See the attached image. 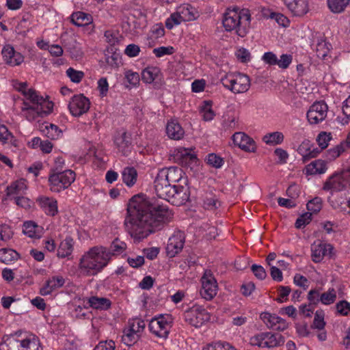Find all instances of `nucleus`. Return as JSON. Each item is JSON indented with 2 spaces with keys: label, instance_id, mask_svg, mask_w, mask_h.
<instances>
[{
  "label": "nucleus",
  "instance_id": "54",
  "mask_svg": "<svg viewBox=\"0 0 350 350\" xmlns=\"http://www.w3.org/2000/svg\"><path fill=\"white\" fill-rule=\"evenodd\" d=\"M201 113L205 121H211L215 117V113L211 109V105L208 101H204L201 107Z\"/></svg>",
  "mask_w": 350,
  "mask_h": 350
},
{
  "label": "nucleus",
  "instance_id": "31",
  "mask_svg": "<svg viewBox=\"0 0 350 350\" xmlns=\"http://www.w3.org/2000/svg\"><path fill=\"white\" fill-rule=\"evenodd\" d=\"M41 131L46 137L52 140L59 139L62 135V130L57 125L50 123L44 124L41 127Z\"/></svg>",
  "mask_w": 350,
  "mask_h": 350
},
{
  "label": "nucleus",
  "instance_id": "4",
  "mask_svg": "<svg viewBox=\"0 0 350 350\" xmlns=\"http://www.w3.org/2000/svg\"><path fill=\"white\" fill-rule=\"evenodd\" d=\"M251 15L247 9L238 8L228 9L224 14L223 25L227 31H234L240 37H244L248 31Z\"/></svg>",
  "mask_w": 350,
  "mask_h": 350
},
{
  "label": "nucleus",
  "instance_id": "10",
  "mask_svg": "<svg viewBox=\"0 0 350 350\" xmlns=\"http://www.w3.org/2000/svg\"><path fill=\"white\" fill-rule=\"evenodd\" d=\"M185 321L195 327H200L211 319L209 312L202 306L194 304L183 314Z\"/></svg>",
  "mask_w": 350,
  "mask_h": 350
},
{
  "label": "nucleus",
  "instance_id": "8",
  "mask_svg": "<svg viewBox=\"0 0 350 350\" xmlns=\"http://www.w3.org/2000/svg\"><path fill=\"white\" fill-rule=\"evenodd\" d=\"M173 325V318L170 314H159L152 318L149 324L150 332L155 336L166 339Z\"/></svg>",
  "mask_w": 350,
  "mask_h": 350
},
{
  "label": "nucleus",
  "instance_id": "35",
  "mask_svg": "<svg viewBox=\"0 0 350 350\" xmlns=\"http://www.w3.org/2000/svg\"><path fill=\"white\" fill-rule=\"evenodd\" d=\"M331 49V44L323 39H319L316 44L315 49L317 56L321 59L326 60L329 56Z\"/></svg>",
  "mask_w": 350,
  "mask_h": 350
},
{
  "label": "nucleus",
  "instance_id": "59",
  "mask_svg": "<svg viewBox=\"0 0 350 350\" xmlns=\"http://www.w3.org/2000/svg\"><path fill=\"white\" fill-rule=\"evenodd\" d=\"M153 53L157 57H161L165 55H172L174 52V49L172 46H160L153 49Z\"/></svg>",
  "mask_w": 350,
  "mask_h": 350
},
{
  "label": "nucleus",
  "instance_id": "53",
  "mask_svg": "<svg viewBox=\"0 0 350 350\" xmlns=\"http://www.w3.org/2000/svg\"><path fill=\"white\" fill-rule=\"evenodd\" d=\"M335 306L338 315L347 317L350 314V303L347 301L341 300Z\"/></svg>",
  "mask_w": 350,
  "mask_h": 350
},
{
  "label": "nucleus",
  "instance_id": "38",
  "mask_svg": "<svg viewBox=\"0 0 350 350\" xmlns=\"http://www.w3.org/2000/svg\"><path fill=\"white\" fill-rule=\"evenodd\" d=\"M126 249V244L118 239H114L110 245L109 248L106 247V250L109 253V262L113 256L122 254Z\"/></svg>",
  "mask_w": 350,
  "mask_h": 350
},
{
  "label": "nucleus",
  "instance_id": "45",
  "mask_svg": "<svg viewBox=\"0 0 350 350\" xmlns=\"http://www.w3.org/2000/svg\"><path fill=\"white\" fill-rule=\"evenodd\" d=\"M146 327V323L144 320L140 319H135L129 321L128 329L131 330L139 336L143 332Z\"/></svg>",
  "mask_w": 350,
  "mask_h": 350
},
{
  "label": "nucleus",
  "instance_id": "34",
  "mask_svg": "<svg viewBox=\"0 0 350 350\" xmlns=\"http://www.w3.org/2000/svg\"><path fill=\"white\" fill-rule=\"evenodd\" d=\"M180 18L183 21H191L198 16V12L194 8L189 4H184L178 8Z\"/></svg>",
  "mask_w": 350,
  "mask_h": 350
},
{
  "label": "nucleus",
  "instance_id": "11",
  "mask_svg": "<svg viewBox=\"0 0 350 350\" xmlns=\"http://www.w3.org/2000/svg\"><path fill=\"white\" fill-rule=\"evenodd\" d=\"M328 106L325 102L316 101L306 113L308 122L311 125H317L325 120L327 116Z\"/></svg>",
  "mask_w": 350,
  "mask_h": 350
},
{
  "label": "nucleus",
  "instance_id": "27",
  "mask_svg": "<svg viewBox=\"0 0 350 350\" xmlns=\"http://www.w3.org/2000/svg\"><path fill=\"white\" fill-rule=\"evenodd\" d=\"M265 348H274L282 345L284 343V338L280 334L263 332Z\"/></svg>",
  "mask_w": 350,
  "mask_h": 350
},
{
  "label": "nucleus",
  "instance_id": "40",
  "mask_svg": "<svg viewBox=\"0 0 350 350\" xmlns=\"http://www.w3.org/2000/svg\"><path fill=\"white\" fill-rule=\"evenodd\" d=\"M40 227L33 221H26L23 224V232L27 237L33 239L40 237Z\"/></svg>",
  "mask_w": 350,
  "mask_h": 350
},
{
  "label": "nucleus",
  "instance_id": "5",
  "mask_svg": "<svg viewBox=\"0 0 350 350\" xmlns=\"http://www.w3.org/2000/svg\"><path fill=\"white\" fill-rule=\"evenodd\" d=\"M29 100L22 103L21 113L28 121L36 120L39 117L50 113L53 108V102L40 94L31 93Z\"/></svg>",
  "mask_w": 350,
  "mask_h": 350
},
{
  "label": "nucleus",
  "instance_id": "42",
  "mask_svg": "<svg viewBox=\"0 0 350 350\" xmlns=\"http://www.w3.org/2000/svg\"><path fill=\"white\" fill-rule=\"evenodd\" d=\"M347 148H350V141H343L340 144L327 151V158L334 159L338 157Z\"/></svg>",
  "mask_w": 350,
  "mask_h": 350
},
{
  "label": "nucleus",
  "instance_id": "41",
  "mask_svg": "<svg viewBox=\"0 0 350 350\" xmlns=\"http://www.w3.org/2000/svg\"><path fill=\"white\" fill-rule=\"evenodd\" d=\"M18 254L12 249L2 248L0 250V262L10 264L18 258Z\"/></svg>",
  "mask_w": 350,
  "mask_h": 350
},
{
  "label": "nucleus",
  "instance_id": "46",
  "mask_svg": "<svg viewBox=\"0 0 350 350\" xmlns=\"http://www.w3.org/2000/svg\"><path fill=\"white\" fill-rule=\"evenodd\" d=\"M312 148V142L308 139H304L297 148V152L302 157L303 162L308 161V153Z\"/></svg>",
  "mask_w": 350,
  "mask_h": 350
},
{
  "label": "nucleus",
  "instance_id": "58",
  "mask_svg": "<svg viewBox=\"0 0 350 350\" xmlns=\"http://www.w3.org/2000/svg\"><path fill=\"white\" fill-rule=\"evenodd\" d=\"M127 81L133 87H137L140 81L139 75L137 72L132 70H126L124 73Z\"/></svg>",
  "mask_w": 350,
  "mask_h": 350
},
{
  "label": "nucleus",
  "instance_id": "43",
  "mask_svg": "<svg viewBox=\"0 0 350 350\" xmlns=\"http://www.w3.org/2000/svg\"><path fill=\"white\" fill-rule=\"evenodd\" d=\"M159 70L157 67H148L142 72V81L146 83H151L157 78Z\"/></svg>",
  "mask_w": 350,
  "mask_h": 350
},
{
  "label": "nucleus",
  "instance_id": "18",
  "mask_svg": "<svg viewBox=\"0 0 350 350\" xmlns=\"http://www.w3.org/2000/svg\"><path fill=\"white\" fill-rule=\"evenodd\" d=\"M334 247L331 244L325 243H313L311 245V257L314 262H321L324 257L332 256Z\"/></svg>",
  "mask_w": 350,
  "mask_h": 350
},
{
  "label": "nucleus",
  "instance_id": "6",
  "mask_svg": "<svg viewBox=\"0 0 350 350\" xmlns=\"http://www.w3.org/2000/svg\"><path fill=\"white\" fill-rule=\"evenodd\" d=\"M0 350H42L39 338L33 333L17 332L0 343Z\"/></svg>",
  "mask_w": 350,
  "mask_h": 350
},
{
  "label": "nucleus",
  "instance_id": "22",
  "mask_svg": "<svg viewBox=\"0 0 350 350\" xmlns=\"http://www.w3.org/2000/svg\"><path fill=\"white\" fill-rule=\"evenodd\" d=\"M114 143L118 151L123 155H128L131 151V135L126 132L118 135L114 139Z\"/></svg>",
  "mask_w": 350,
  "mask_h": 350
},
{
  "label": "nucleus",
  "instance_id": "1",
  "mask_svg": "<svg viewBox=\"0 0 350 350\" xmlns=\"http://www.w3.org/2000/svg\"><path fill=\"white\" fill-rule=\"evenodd\" d=\"M172 217L167 205L152 206L142 196H135L128 204L124 226L131 237L140 241L161 229Z\"/></svg>",
  "mask_w": 350,
  "mask_h": 350
},
{
  "label": "nucleus",
  "instance_id": "20",
  "mask_svg": "<svg viewBox=\"0 0 350 350\" xmlns=\"http://www.w3.org/2000/svg\"><path fill=\"white\" fill-rule=\"evenodd\" d=\"M232 140L236 146L246 152H252L256 150L254 141L244 133H235L232 135Z\"/></svg>",
  "mask_w": 350,
  "mask_h": 350
},
{
  "label": "nucleus",
  "instance_id": "33",
  "mask_svg": "<svg viewBox=\"0 0 350 350\" xmlns=\"http://www.w3.org/2000/svg\"><path fill=\"white\" fill-rule=\"evenodd\" d=\"M92 16L83 12H76L71 15L72 23L78 27L86 26L92 23Z\"/></svg>",
  "mask_w": 350,
  "mask_h": 350
},
{
  "label": "nucleus",
  "instance_id": "52",
  "mask_svg": "<svg viewBox=\"0 0 350 350\" xmlns=\"http://www.w3.org/2000/svg\"><path fill=\"white\" fill-rule=\"evenodd\" d=\"M183 21L178 10L172 13L165 21V26L168 29H172L174 26L180 25Z\"/></svg>",
  "mask_w": 350,
  "mask_h": 350
},
{
  "label": "nucleus",
  "instance_id": "17",
  "mask_svg": "<svg viewBox=\"0 0 350 350\" xmlns=\"http://www.w3.org/2000/svg\"><path fill=\"white\" fill-rule=\"evenodd\" d=\"M157 174L171 185H175V183L180 181H183L185 185H187V180L183 178V172L182 169L178 167L163 168L159 170Z\"/></svg>",
  "mask_w": 350,
  "mask_h": 350
},
{
  "label": "nucleus",
  "instance_id": "64",
  "mask_svg": "<svg viewBox=\"0 0 350 350\" xmlns=\"http://www.w3.org/2000/svg\"><path fill=\"white\" fill-rule=\"evenodd\" d=\"M115 342L113 340L100 342L94 350H115Z\"/></svg>",
  "mask_w": 350,
  "mask_h": 350
},
{
  "label": "nucleus",
  "instance_id": "37",
  "mask_svg": "<svg viewBox=\"0 0 350 350\" xmlns=\"http://www.w3.org/2000/svg\"><path fill=\"white\" fill-rule=\"evenodd\" d=\"M349 3L350 0H327L328 8L334 14L344 12Z\"/></svg>",
  "mask_w": 350,
  "mask_h": 350
},
{
  "label": "nucleus",
  "instance_id": "26",
  "mask_svg": "<svg viewBox=\"0 0 350 350\" xmlns=\"http://www.w3.org/2000/svg\"><path fill=\"white\" fill-rule=\"evenodd\" d=\"M166 133L170 139L179 140L183 137L185 131L177 121L172 120L167 124Z\"/></svg>",
  "mask_w": 350,
  "mask_h": 350
},
{
  "label": "nucleus",
  "instance_id": "49",
  "mask_svg": "<svg viewBox=\"0 0 350 350\" xmlns=\"http://www.w3.org/2000/svg\"><path fill=\"white\" fill-rule=\"evenodd\" d=\"M206 161L207 164L215 168H220L224 163V159L215 153L208 154Z\"/></svg>",
  "mask_w": 350,
  "mask_h": 350
},
{
  "label": "nucleus",
  "instance_id": "56",
  "mask_svg": "<svg viewBox=\"0 0 350 350\" xmlns=\"http://www.w3.org/2000/svg\"><path fill=\"white\" fill-rule=\"evenodd\" d=\"M322 208V200L316 197L310 200L307 204V209L312 213H318Z\"/></svg>",
  "mask_w": 350,
  "mask_h": 350
},
{
  "label": "nucleus",
  "instance_id": "21",
  "mask_svg": "<svg viewBox=\"0 0 350 350\" xmlns=\"http://www.w3.org/2000/svg\"><path fill=\"white\" fill-rule=\"evenodd\" d=\"M65 284L64 278L61 275H53L49 278L44 285L40 288V294L46 296L51 294L54 291L62 287Z\"/></svg>",
  "mask_w": 350,
  "mask_h": 350
},
{
  "label": "nucleus",
  "instance_id": "36",
  "mask_svg": "<svg viewBox=\"0 0 350 350\" xmlns=\"http://www.w3.org/2000/svg\"><path fill=\"white\" fill-rule=\"evenodd\" d=\"M284 139V134L280 131L268 133L262 137V141L269 146H277L282 144Z\"/></svg>",
  "mask_w": 350,
  "mask_h": 350
},
{
  "label": "nucleus",
  "instance_id": "55",
  "mask_svg": "<svg viewBox=\"0 0 350 350\" xmlns=\"http://www.w3.org/2000/svg\"><path fill=\"white\" fill-rule=\"evenodd\" d=\"M202 350H237L235 347L229 343L217 342L208 345L204 347Z\"/></svg>",
  "mask_w": 350,
  "mask_h": 350
},
{
  "label": "nucleus",
  "instance_id": "47",
  "mask_svg": "<svg viewBox=\"0 0 350 350\" xmlns=\"http://www.w3.org/2000/svg\"><path fill=\"white\" fill-rule=\"evenodd\" d=\"M221 206V202L213 196H206L203 200V207L210 211H215Z\"/></svg>",
  "mask_w": 350,
  "mask_h": 350
},
{
  "label": "nucleus",
  "instance_id": "62",
  "mask_svg": "<svg viewBox=\"0 0 350 350\" xmlns=\"http://www.w3.org/2000/svg\"><path fill=\"white\" fill-rule=\"evenodd\" d=\"M250 344L254 347L265 348L264 334L263 332L258 333L250 338Z\"/></svg>",
  "mask_w": 350,
  "mask_h": 350
},
{
  "label": "nucleus",
  "instance_id": "60",
  "mask_svg": "<svg viewBox=\"0 0 350 350\" xmlns=\"http://www.w3.org/2000/svg\"><path fill=\"white\" fill-rule=\"evenodd\" d=\"M312 220V213L308 212L301 215L295 221V227L301 228L308 224Z\"/></svg>",
  "mask_w": 350,
  "mask_h": 350
},
{
  "label": "nucleus",
  "instance_id": "39",
  "mask_svg": "<svg viewBox=\"0 0 350 350\" xmlns=\"http://www.w3.org/2000/svg\"><path fill=\"white\" fill-rule=\"evenodd\" d=\"M121 55L113 48L109 49L105 54V62L111 68H117L120 64Z\"/></svg>",
  "mask_w": 350,
  "mask_h": 350
},
{
  "label": "nucleus",
  "instance_id": "12",
  "mask_svg": "<svg viewBox=\"0 0 350 350\" xmlns=\"http://www.w3.org/2000/svg\"><path fill=\"white\" fill-rule=\"evenodd\" d=\"M200 295L206 300H211L217 293V282L210 271H206L201 278Z\"/></svg>",
  "mask_w": 350,
  "mask_h": 350
},
{
  "label": "nucleus",
  "instance_id": "48",
  "mask_svg": "<svg viewBox=\"0 0 350 350\" xmlns=\"http://www.w3.org/2000/svg\"><path fill=\"white\" fill-rule=\"evenodd\" d=\"M139 336L128 329H125L122 336V341L127 346H132L139 339Z\"/></svg>",
  "mask_w": 350,
  "mask_h": 350
},
{
  "label": "nucleus",
  "instance_id": "29",
  "mask_svg": "<svg viewBox=\"0 0 350 350\" xmlns=\"http://www.w3.org/2000/svg\"><path fill=\"white\" fill-rule=\"evenodd\" d=\"M123 183L128 187H132L137 180L138 174L133 167H124L121 173Z\"/></svg>",
  "mask_w": 350,
  "mask_h": 350
},
{
  "label": "nucleus",
  "instance_id": "51",
  "mask_svg": "<svg viewBox=\"0 0 350 350\" xmlns=\"http://www.w3.org/2000/svg\"><path fill=\"white\" fill-rule=\"evenodd\" d=\"M66 72L70 81L75 83H80L85 75L83 71L77 70L71 67L68 68Z\"/></svg>",
  "mask_w": 350,
  "mask_h": 350
},
{
  "label": "nucleus",
  "instance_id": "44",
  "mask_svg": "<svg viewBox=\"0 0 350 350\" xmlns=\"http://www.w3.org/2000/svg\"><path fill=\"white\" fill-rule=\"evenodd\" d=\"M337 298L336 291L334 288H329L327 291L321 294V303L325 306L334 304Z\"/></svg>",
  "mask_w": 350,
  "mask_h": 350
},
{
  "label": "nucleus",
  "instance_id": "14",
  "mask_svg": "<svg viewBox=\"0 0 350 350\" xmlns=\"http://www.w3.org/2000/svg\"><path fill=\"white\" fill-rule=\"evenodd\" d=\"M347 186H350V183L344 171L341 174H334L330 176L324 183L323 189L334 193L345 189Z\"/></svg>",
  "mask_w": 350,
  "mask_h": 350
},
{
  "label": "nucleus",
  "instance_id": "50",
  "mask_svg": "<svg viewBox=\"0 0 350 350\" xmlns=\"http://www.w3.org/2000/svg\"><path fill=\"white\" fill-rule=\"evenodd\" d=\"M332 139V136L331 133L322 131L317 135V142L321 149L323 150L328 146L329 142Z\"/></svg>",
  "mask_w": 350,
  "mask_h": 350
},
{
  "label": "nucleus",
  "instance_id": "30",
  "mask_svg": "<svg viewBox=\"0 0 350 350\" xmlns=\"http://www.w3.org/2000/svg\"><path fill=\"white\" fill-rule=\"evenodd\" d=\"M74 241L70 237H66L59 244L57 250V256L66 258L70 256L73 251Z\"/></svg>",
  "mask_w": 350,
  "mask_h": 350
},
{
  "label": "nucleus",
  "instance_id": "13",
  "mask_svg": "<svg viewBox=\"0 0 350 350\" xmlns=\"http://www.w3.org/2000/svg\"><path fill=\"white\" fill-rule=\"evenodd\" d=\"M90 107L89 99L83 94L73 96L68 104L70 112L75 117H79L87 113Z\"/></svg>",
  "mask_w": 350,
  "mask_h": 350
},
{
  "label": "nucleus",
  "instance_id": "23",
  "mask_svg": "<svg viewBox=\"0 0 350 350\" xmlns=\"http://www.w3.org/2000/svg\"><path fill=\"white\" fill-rule=\"evenodd\" d=\"M37 202L43 211L49 216H55L58 212L57 202L53 198L40 196Z\"/></svg>",
  "mask_w": 350,
  "mask_h": 350
},
{
  "label": "nucleus",
  "instance_id": "32",
  "mask_svg": "<svg viewBox=\"0 0 350 350\" xmlns=\"http://www.w3.org/2000/svg\"><path fill=\"white\" fill-rule=\"evenodd\" d=\"M90 306L96 310H107L110 308L111 302L105 297L92 296L88 299Z\"/></svg>",
  "mask_w": 350,
  "mask_h": 350
},
{
  "label": "nucleus",
  "instance_id": "24",
  "mask_svg": "<svg viewBox=\"0 0 350 350\" xmlns=\"http://www.w3.org/2000/svg\"><path fill=\"white\" fill-rule=\"evenodd\" d=\"M284 2L294 16H301L308 11V3L305 0H284Z\"/></svg>",
  "mask_w": 350,
  "mask_h": 350
},
{
  "label": "nucleus",
  "instance_id": "61",
  "mask_svg": "<svg viewBox=\"0 0 350 350\" xmlns=\"http://www.w3.org/2000/svg\"><path fill=\"white\" fill-rule=\"evenodd\" d=\"M293 56L290 54H282L278 58L277 66L282 69H286L291 64Z\"/></svg>",
  "mask_w": 350,
  "mask_h": 350
},
{
  "label": "nucleus",
  "instance_id": "57",
  "mask_svg": "<svg viewBox=\"0 0 350 350\" xmlns=\"http://www.w3.org/2000/svg\"><path fill=\"white\" fill-rule=\"evenodd\" d=\"M325 325L324 321V312L323 310H317L313 321V327L318 329H323Z\"/></svg>",
  "mask_w": 350,
  "mask_h": 350
},
{
  "label": "nucleus",
  "instance_id": "3",
  "mask_svg": "<svg viewBox=\"0 0 350 350\" xmlns=\"http://www.w3.org/2000/svg\"><path fill=\"white\" fill-rule=\"evenodd\" d=\"M157 196L175 206L185 204L189 199L188 188L181 185H171L157 174L154 180Z\"/></svg>",
  "mask_w": 350,
  "mask_h": 350
},
{
  "label": "nucleus",
  "instance_id": "7",
  "mask_svg": "<svg viewBox=\"0 0 350 350\" xmlns=\"http://www.w3.org/2000/svg\"><path fill=\"white\" fill-rule=\"evenodd\" d=\"M221 83L225 88L234 94L246 92L250 87V79L242 73H228L221 79Z\"/></svg>",
  "mask_w": 350,
  "mask_h": 350
},
{
  "label": "nucleus",
  "instance_id": "25",
  "mask_svg": "<svg viewBox=\"0 0 350 350\" xmlns=\"http://www.w3.org/2000/svg\"><path fill=\"white\" fill-rule=\"evenodd\" d=\"M27 189V181L19 179L13 182L7 187V195L12 198L15 196L25 195Z\"/></svg>",
  "mask_w": 350,
  "mask_h": 350
},
{
  "label": "nucleus",
  "instance_id": "2",
  "mask_svg": "<svg viewBox=\"0 0 350 350\" xmlns=\"http://www.w3.org/2000/svg\"><path fill=\"white\" fill-rule=\"evenodd\" d=\"M109 263V253L106 247L96 245L81 256L79 269L83 275L94 276L100 273Z\"/></svg>",
  "mask_w": 350,
  "mask_h": 350
},
{
  "label": "nucleus",
  "instance_id": "15",
  "mask_svg": "<svg viewBox=\"0 0 350 350\" xmlns=\"http://www.w3.org/2000/svg\"><path fill=\"white\" fill-rule=\"evenodd\" d=\"M185 241V233L180 230L174 232L169 238L166 247L167 255L170 257H174L182 251Z\"/></svg>",
  "mask_w": 350,
  "mask_h": 350
},
{
  "label": "nucleus",
  "instance_id": "9",
  "mask_svg": "<svg viewBox=\"0 0 350 350\" xmlns=\"http://www.w3.org/2000/svg\"><path fill=\"white\" fill-rule=\"evenodd\" d=\"M75 173L71 170L50 174L49 182L53 192H60L68 188L75 180Z\"/></svg>",
  "mask_w": 350,
  "mask_h": 350
},
{
  "label": "nucleus",
  "instance_id": "63",
  "mask_svg": "<svg viewBox=\"0 0 350 350\" xmlns=\"http://www.w3.org/2000/svg\"><path fill=\"white\" fill-rule=\"evenodd\" d=\"M14 138L12 134L8 131L5 125H0V142L6 144L12 142Z\"/></svg>",
  "mask_w": 350,
  "mask_h": 350
},
{
  "label": "nucleus",
  "instance_id": "19",
  "mask_svg": "<svg viewBox=\"0 0 350 350\" xmlns=\"http://www.w3.org/2000/svg\"><path fill=\"white\" fill-rule=\"evenodd\" d=\"M1 54L5 62L11 66H18L24 61V57L9 44L3 48Z\"/></svg>",
  "mask_w": 350,
  "mask_h": 350
},
{
  "label": "nucleus",
  "instance_id": "28",
  "mask_svg": "<svg viewBox=\"0 0 350 350\" xmlns=\"http://www.w3.org/2000/svg\"><path fill=\"white\" fill-rule=\"evenodd\" d=\"M327 170V165L325 161L315 160L308 164L304 172L306 175H316L324 174Z\"/></svg>",
  "mask_w": 350,
  "mask_h": 350
},
{
  "label": "nucleus",
  "instance_id": "16",
  "mask_svg": "<svg viewBox=\"0 0 350 350\" xmlns=\"http://www.w3.org/2000/svg\"><path fill=\"white\" fill-rule=\"evenodd\" d=\"M260 318L269 329L284 331L288 327L286 321L275 314L264 312L260 314Z\"/></svg>",
  "mask_w": 350,
  "mask_h": 350
}]
</instances>
